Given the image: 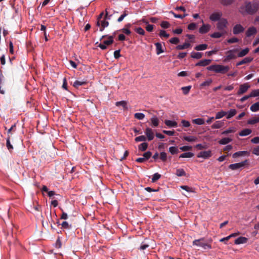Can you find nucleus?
Returning <instances> with one entry per match:
<instances>
[{"instance_id":"obj_1","label":"nucleus","mask_w":259,"mask_h":259,"mask_svg":"<svg viewBox=\"0 0 259 259\" xmlns=\"http://www.w3.org/2000/svg\"><path fill=\"white\" fill-rule=\"evenodd\" d=\"M246 12L249 15L255 13L259 9V3L257 1L246 2L244 5Z\"/></svg>"},{"instance_id":"obj_2","label":"nucleus","mask_w":259,"mask_h":259,"mask_svg":"<svg viewBox=\"0 0 259 259\" xmlns=\"http://www.w3.org/2000/svg\"><path fill=\"white\" fill-rule=\"evenodd\" d=\"M207 69L209 71H213L215 73L225 74L230 70V67L228 66L215 64L207 67Z\"/></svg>"},{"instance_id":"obj_3","label":"nucleus","mask_w":259,"mask_h":259,"mask_svg":"<svg viewBox=\"0 0 259 259\" xmlns=\"http://www.w3.org/2000/svg\"><path fill=\"white\" fill-rule=\"evenodd\" d=\"M192 244H193V245L200 246L204 249L211 248V244L206 242L204 241V238H200L199 239H196V240H194L192 242Z\"/></svg>"},{"instance_id":"obj_4","label":"nucleus","mask_w":259,"mask_h":259,"mask_svg":"<svg viewBox=\"0 0 259 259\" xmlns=\"http://www.w3.org/2000/svg\"><path fill=\"white\" fill-rule=\"evenodd\" d=\"M112 16V13L110 12L108 9L105 10V14L104 17V20H101V25L103 28L107 27L109 25V22L107 20H110Z\"/></svg>"},{"instance_id":"obj_5","label":"nucleus","mask_w":259,"mask_h":259,"mask_svg":"<svg viewBox=\"0 0 259 259\" xmlns=\"http://www.w3.org/2000/svg\"><path fill=\"white\" fill-rule=\"evenodd\" d=\"M228 24V21L225 18H222L217 23V29L222 32H225V33H227V31L225 29L227 28Z\"/></svg>"},{"instance_id":"obj_6","label":"nucleus","mask_w":259,"mask_h":259,"mask_svg":"<svg viewBox=\"0 0 259 259\" xmlns=\"http://www.w3.org/2000/svg\"><path fill=\"white\" fill-rule=\"evenodd\" d=\"M238 51V49H234L233 50H229L227 51L226 54V56L225 57L224 61L227 62L229 61L232 59H234L236 58V56L235 53L237 52Z\"/></svg>"},{"instance_id":"obj_7","label":"nucleus","mask_w":259,"mask_h":259,"mask_svg":"<svg viewBox=\"0 0 259 259\" xmlns=\"http://www.w3.org/2000/svg\"><path fill=\"white\" fill-rule=\"evenodd\" d=\"M250 85L248 83H245L240 85L239 90L237 92L238 95H241L246 93L250 88Z\"/></svg>"},{"instance_id":"obj_8","label":"nucleus","mask_w":259,"mask_h":259,"mask_svg":"<svg viewBox=\"0 0 259 259\" xmlns=\"http://www.w3.org/2000/svg\"><path fill=\"white\" fill-rule=\"evenodd\" d=\"M222 15L221 12H214L210 15L209 19L212 21H219L221 19Z\"/></svg>"},{"instance_id":"obj_9","label":"nucleus","mask_w":259,"mask_h":259,"mask_svg":"<svg viewBox=\"0 0 259 259\" xmlns=\"http://www.w3.org/2000/svg\"><path fill=\"white\" fill-rule=\"evenodd\" d=\"M246 162L247 160H245L240 163L231 164L229 165V167L232 170H236L243 167L245 165Z\"/></svg>"},{"instance_id":"obj_10","label":"nucleus","mask_w":259,"mask_h":259,"mask_svg":"<svg viewBox=\"0 0 259 259\" xmlns=\"http://www.w3.org/2000/svg\"><path fill=\"white\" fill-rule=\"evenodd\" d=\"M244 30V27L240 24L235 25L233 29V32L234 34H238L243 32Z\"/></svg>"},{"instance_id":"obj_11","label":"nucleus","mask_w":259,"mask_h":259,"mask_svg":"<svg viewBox=\"0 0 259 259\" xmlns=\"http://www.w3.org/2000/svg\"><path fill=\"white\" fill-rule=\"evenodd\" d=\"M211 151H202L199 153L197 156L198 158H203L204 159H207L209 158L211 156Z\"/></svg>"},{"instance_id":"obj_12","label":"nucleus","mask_w":259,"mask_h":259,"mask_svg":"<svg viewBox=\"0 0 259 259\" xmlns=\"http://www.w3.org/2000/svg\"><path fill=\"white\" fill-rule=\"evenodd\" d=\"M257 30L256 29L253 27H249L246 32V35L247 37H250L253 35H254L256 33Z\"/></svg>"},{"instance_id":"obj_13","label":"nucleus","mask_w":259,"mask_h":259,"mask_svg":"<svg viewBox=\"0 0 259 259\" xmlns=\"http://www.w3.org/2000/svg\"><path fill=\"white\" fill-rule=\"evenodd\" d=\"M210 29V25L209 24H203L202 26L199 28V32L202 34L206 33L209 31Z\"/></svg>"},{"instance_id":"obj_14","label":"nucleus","mask_w":259,"mask_h":259,"mask_svg":"<svg viewBox=\"0 0 259 259\" xmlns=\"http://www.w3.org/2000/svg\"><path fill=\"white\" fill-rule=\"evenodd\" d=\"M88 83V81L87 80H76L73 83V86L76 88L78 89L79 87L84 85L87 84Z\"/></svg>"},{"instance_id":"obj_15","label":"nucleus","mask_w":259,"mask_h":259,"mask_svg":"<svg viewBox=\"0 0 259 259\" xmlns=\"http://www.w3.org/2000/svg\"><path fill=\"white\" fill-rule=\"evenodd\" d=\"M252 60H253V58H252L251 57H245L241 61L237 63L236 66H240V65H243L244 64H247V63H250V62H251L252 61Z\"/></svg>"},{"instance_id":"obj_16","label":"nucleus","mask_w":259,"mask_h":259,"mask_svg":"<svg viewBox=\"0 0 259 259\" xmlns=\"http://www.w3.org/2000/svg\"><path fill=\"white\" fill-rule=\"evenodd\" d=\"M211 62V60L209 59H204L200 61L199 62L196 64V66H206L209 65Z\"/></svg>"},{"instance_id":"obj_17","label":"nucleus","mask_w":259,"mask_h":259,"mask_svg":"<svg viewBox=\"0 0 259 259\" xmlns=\"http://www.w3.org/2000/svg\"><path fill=\"white\" fill-rule=\"evenodd\" d=\"M237 113V110L235 109H231L229 111L227 112L226 115L227 119H230L235 116Z\"/></svg>"},{"instance_id":"obj_18","label":"nucleus","mask_w":259,"mask_h":259,"mask_svg":"<svg viewBox=\"0 0 259 259\" xmlns=\"http://www.w3.org/2000/svg\"><path fill=\"white\" fill-rule=\"evenodd\" d=\"M116 32H115L113 35L108 36V40H104L103 44H104L105 46H109L112 44L114 41L113 38Z\"/></svg>"},{"instance_id":"obj_19","label":"nucleus","mask_w":259,"mask_h":259,"mask_svg":"<svg viewBox=\"0 0 259 259\" xmlns=\"http://www.w3.org/2000/svg\"><path fill=\"white\" fill-rule=\"evenodd\" d=\"M248 239L244 237H239L235 240V244H243L247 242Z\"/></svg>"},{"instance_id":"obj_20","label":"nucleus","mask_w":259,"mask_h":259,"mask_svg":"<svg viewBox=\"0 0 259 259\" xmlns=\"http://www.w3.org/2000/svg\"><path fill=\"white\" fill-rule=\"evenodd\" d=\"M155 45L156 46V52L157 55H159L164 52L162 45L160 42H156L155 44Z\"/></svg>"},{"instance_id":"obj_21","label":"nucleus","mask_w":259,"mask_h":259,"mask_svg":"<svg viewBox=\"0 0 259 259\" xmlns=\"http://www.w3.org/2000/svg\"><path fill=\"white\" fill-rule=\"evenodd\" d=\"M249 153L246 151H238L233 154V157L235 158L239 156H243L246 155H249Z\"/></svg>"},{"instance_id":"obj_22","label":"nucleus","mask_w":259,"mask_h":259,"mask_svg":"<svg viewBox=\"0 0 259 259\" xmlns=\"http://www.w3.org/2000/svg\"><path fill=\"white\" fill-rule=\"evenodd\" d=\"M154 135L152 130L147 127V140L151 141L153 139Z\"/></svg>"},{"instance_id":"obj_23","label":"nucleus","mask_w":259,"mask_h":259,"mask_svg":"<svg viewBox=\"0 0 259 259\" xmlns=\"http://www.w3.org/2000/svg\"><path fill=\"white\" fill-rule=\"evenodd\" d=\"M224 122L222 121H217L211 125V128L217 129L221 128L223 126Z\"/></svg>"},{"instance_id":"obj_24","label":"nucleus","mask_w":259,"mask_h":259,"mask_svg":"<svg viewBox=\"0 0 259 259\" xmlns=\"http://www.w3.org/2000/svg\"><path fill=\"white\" fill-rule=\"evenodd\" d=\"M164 123L168 127H176L177 126V122L175 121L165 120Z\"/></svg>"},{"instance_id":"obj_25","label":"nucleus","mask_w":259,"mask_h":259,"mask_svg":"<svg viewBox=\"0 0 259 259\" xmlns=\"http://www.w3.org/2000/svg\"><path fill=\"white\" fill-rule=\"evenodd\" d=\"M116 106H122L124 110H127V102L125 101H118L115 103Z\"/></svg>"},{"instance_id":"obj_26","label":"nucleus","mask_w":259,"mask_h":259,"mask_svg":"<svg viewBox=\"0 0 259 259\" xmlns=\"http://www.w3.org/2000/svg\"><path fill=\"white\" fill-rule=\"evenodd\" d=\"M191 46L189 42H185L183 45H179L176 47V49L178 50H184L188 48Z\"/></svg>"},{"instance_id":"obj_27","label":"nucleus","mask_w":259,"mask_h":259,"mask_svg":"<svg viewBox=\"0 0 259 259\" xmlns=\"http://www.w3.org/2000/svg\"><path fill=\"white\" fill-rule=\"evenodd\" d=\"M16 130V123H14L13 124L11 127L8 129L7 134H8V137H11L12 135L13 134V133L15 132Z\"/></svg>"},{"instance_id":"obj_28","label":"nucleus","mask_w":259,"mask_h":259,"mask_svg":"<svg viewBox=\"0 0 259 259\" xmlns=\"http://www.w3.org/2000/svg\"><path fill=\"white\" fill-rule=\"evenodd\" d=\"M252 131L250 129L245 128L242 130L239 134L240 136H248L251 133Z\"/></svg>"},{"instance_id":"obj_29","label":"nucleus","mask_w":259,"mask_h":259,"mask_svg":"<svg viewBox=\"0 0 259 259\" xmlns=\"http://www.w3.org/2000/svg\"><path fill=\"white\" fill-rule=\"evenodd\" d=\"M202 53L192 52L191 54V57L194 59H199L202 58Z\"/></svg>"},{"instance_id":"obj_30","label":"nucleus","mask_w":259,"mask_h":259,"mask_svg":"<svg viewBox=\"0 0 259 259\" xmlns=\"http://www.w3.org/2000/svg\"><path fill=\"white\" fill-rule=\"evenodd\" d=\"M152 125L153 126H157L159 124V120L155 115H153L150 119Z\"/></svg>"},{"instance_id":"obj_31","label":"nucleus","mask_w":259,"mask_h":259,"mask_svg":"<svg viewBox=\"0 0 259 259\" xmlns=\"http://www.w3.org/2000/svg\"><path fill=\"white\" fill-rule=\"evenodd\" d=\"M208 47V45L207 44H201L196 46L194 49L196 51H203L206 50Z\"/></svg>"},{"instance_id":"obj_32","label":"nucleus","mask_w":259,"mask_h":259,"mask_svg":"<svg viewBox=\"0 0 259 259\" xmlns=\"http://www.w3.org/2000/svg\"><path fill=\"white\" fill-rule=\"evenodd\" d=\"M232 141V139L230 138H224L219 141V143L221 145H226Z\"/></svg>"},{"instance_id":"obj_33","label":"nucleus","mask_w":259,"mask_h":259,"mask_svg":"<svg viewBox=\"0 0 259 259\" xmlns=\"http://www.w3.org/2000/svg\"><path fill=\"white\" fill-rule=\"evenodd\" d=\"M250 109L252 112H256L259 111V101L252 104L250 106Z\"/></svg>"},{"instance_id":"obj_34","label":"nucleus","mask_w":259,"mask_h":259,"mask_svg":"<svg viewBox=\"0 0 259 259\" xmlns=\"http://www.w3.org/2000/svg\"><path fill=\"white\" fill-rule=\"evenodd\" d=\"M224 34H225V32H222V31H220V32H214L213 33L211 34L210 35V36L212 38H220Z\"/></svg>"},{"instance_id":"obj_35","label":"nucleus","mask_w":259,"mask_h":259,"mask_svg":"<svg viewBox=\"0 0 259 259\" xmlns=\"http://www.w3.org/2000/svg\"><path fill=\"white\" fill-rule=\"evenodd\" d=\"M249 50L248 48H246L242 51H241L240 52L238 53L237 56L238 57H243L245 56L246 54H248L249 52Z\"/></svg>"},{"instance_id":"obj_36","label":"nucleus","mask_w":259,"mask_h":259,"mask_svg":"<svg viewBox=\"0 0 259 259\" xmlns=\"http://www.w3.org/2000/svg\"><path fill=\"white\" fill-rule=\"evenodd\" d=\"M226 114H227V112L223 111V110H221V111L218 112L216 114L215 119H220V118L223 117L224 116H226Z\"/></svg>"},{"instance_id":"obj_37","label":"nucleus","mask_w":259,"mask_h":259,"mask_svg":"<svg viewBox=\"0 0 259 259\" xmlns=\"http://www.w3.org/2000/svg\"><path fill=\"white\" fill-rule=\"evenodd\" d=\"M176 175L178 177L186 176V173L183 169L179 168L177 169Z\"/></svg>"},{"instance_id":"obj_38","label":"nucleus","mask_w":259,"mask_h":259,"mask_svg":"<svg viewBox=\"0 0 259 259\" xmlns=\"http://www.w3.org/2000/svg\"><path fill=\"white\" fill-rule=\"evenodd\" d=\"M258 122H259V116L253 117L247 121V123L249 124H254Z\"/></svg>"},{"instance_id":"obj_39","label":"nucleus","mask_w":259,"mask_h":259,"mask_svg":"<svg viewBox=\"0 0 259 259\" xmlns=\"http://www.w3.org/2000/svg\"><path fill=\"white\" fill-rule=\"evenodd\" d=\"M129 14V12L127 10H124L121 16L117 19L118 22H121L123 19Z\"/></svg>"},{"instance_id":"obj_40","label":"nucleus","mask_w":259,"mask_h":259,"mask_svg":"<svg viewBox=\"0 0 259 259\" xmlns=\"http://www.w3.org/2000/svg\"><path fill=\"white\" fill-rule=\"evenodd\" d=\"M194 154L192 152H186L181 154L179 158H191L194 156Z\"/></svg>"},{"instance_id":"obj_41","label":"nucleus","mask_w":259,"mask_h":259,"mask_svg":"<svg viewBox=\"0 0 259 259\" xmlns=\"http://www.w3.org/2000/svg\"><path fill=\"white\" fill-rule=\"evenodd\" d=\"M10 139L11 137H7L6 140V146L9 151L11 152V151L13 149V146L10 143Z\"/></svg>"},{"instance_id":"obj_42","label":"nucleus","mask_w":259,"mask_h":259,"mask_svg":"<svg viewBox=\"0 0 259 259\" xmlns=\"http://www.w3.org/2000/svg\"><path fill=\"white\" fill-rule=\"evenodd\" d=\"M192 122L198 125H202L205 122L203 118H196L193 119Z\"/></svg>"},{"instance_id":"obj_43","label":"nucleus","mask_w":259,"mask_h":259,"mask_svg":"<svg viewBox=\"0 0 259 259\" xmlns=\"http://www.w3.org/2000/svg\"><path fill=\"white\" fill-rule=\"evenodd\" d=\"M183 139L186 141L192 142L196 141L197 139L194 136H185Z\"/></svg>"},{"instance_id":"obj_44","label":"nucleus","mask_w":259,"mask_h":259,"mask_svg":"<svg viewBox=\"0 0 259 259\" xmlns=\"http://www.w3.org/2000/svg\"><path fill=\"white\" fill-rule=\"evenodd\" d=\"M220 2L222 5L227 6L231 5L233 3L234 0H220Z\"/></svg>"},{"instance_id":"obj_45","label":"nucleus","mask_w":259,"mask_h":259,"mask_svg":"<svg viewBox=\"0 0 259 259\" xmlns=\"http://www.w3.org/2000/svg\"><path fill=\"white\" fill-rule=\"evenodd\" d=\"M61 225L62 226V227L63 229H71L72 228V225L69 224V223L67 221L63 222L62 223V224H61Z\"/></svg>"},{"instance_id":"obj_46","label":"nucleus","mask_w":259,"mask_h":259,"mask_svg":"<svg viewBox=\"0 0 259 259\" xmlns=\"http://www.w3.org/2000/svg\"><path fill=\"white\" fill-rule=\"evenodd\" d=\"M4 78V75L2 74V71L0 70V93L4 94L5 93V90L2 89V83H3V79Z\"/></svg>"},{"instance_id":"obj_47","label":"nucleus","mask_w":259,"mask_h":259,"mask_svg":"<svg viewBox=\"0 0 259 259\" xmlns=\"http://www.w3.org/2000/svg\"><path fill=\"white\" fill-rule=\"evenodd\" d=\"M169 151L171 154L174 155L178 153L179 150L177 147L172 146L169 148Z\"/></svg>"},{"instance_id":"obj_48","label":"nucleus","mask_w":259,"mask_h":259,"mask_svg":"<svg viewBox=\"0 0 259 259\" xmlns=\"http://www.w3.org/2000/svg\"><path fill=\"white\" fill-rule=\"evenodd\" d=\"M212 80L211 79H210V78L208 79V80L202 82L200 84V87L201 88H203L204 87L209 86L211 84V83H212Z\"/></svg>"},{"instance_id":"obj_49","label":"nucleus","mask_w":259,"mask_h":259,"mask_svg":"<svg viewBox=\"0 0 259 259\" xmlns=\"http://www.w3.org/2000/svg\"><path fill=\"white\" fill-rule=\"evenodd\" d=\"M251 97H256L259 96V89L254 90L250 93Z\"/></svg>"},{"instance_id":"obj_50","label":"nucleus","mask_w":259,"mask_h":259,"mask_svg":"<svg viewBox=\"0 0 259 259\" xmlns=\"http://www.w3.org/2000/svg\"><path fill=\"white\" fill-rule=\"evenodd\" d=\"M134 116L136 119L141 120L145 117V114L143 113H136L135 114Z\"/></svg>"},{"instance_id":"obj_51","label":"nucleus","mask_w":259,"mask_h":259,"mask_svg":"<svg viewBox=\"0 0 259 259\" xmlns=\"http://www.w3.org/2000/svg\"><path fill=\"white\" fill-rule=\"evenodd\" d=\"M161 175L158 173H155L153 175L152 178V182L154 183L161 178Z\"/></svg>"},{"instance_id":"obj_52","label":"nucleus","mask_w":259,"mask_h":259,"mask_svg":"<svg viewBox=\"0 0 259 259\" xmlns=\"http://www.w3.org/2000/svg\"><path fill=\"white\" fill-rule=\"evenodd\" d=\"M170 13L173 14L174 16L176 18H180V19H183L187 16H188L187 14L184 13V15H180V14H176L174 12L171 11Z\"/></svg>"},{"instance_id":"obj_53","label":"nucleus","mask_w":259,"mask_h":259,"mask_svg":"<svg viewBox=\"0 0 259 259\" xmlns=\"http://www.w3.org/2000/svg\"><path fill=\"white\" fill-rule=\"evenodd\" d=\"M143 157H139L136 159V162L139 163L144 162L146 160V152L143 153Z\"/></svg>"},{"instance_id":"obj_54","label":"nucleus","mask_w":259,"mask_h":259,"mask_svg":"<svg viewBox=\"0 0 259 259\" xmlns=\"http://www.w3.org/2000/svg\"><path fill=\"white\" fill-rule=\"evenodd\" d=\"M135 31L141 35H144L145 34V31L141 27H138L135 28Z\"/></svg>"},{"instance_id":"obj_55","label":"nucleus","mask_w":259,"mask_h":259,"mask_svg":"<svg viewBox=\"0 0 259 259\" xmlns=\"http://www.w3.org/2000/svg\"><path fill=\"white\" fill-rule=\"evenodd\" d=\"M160 158L162 161H165L167 160V154L164 152L160 153Z\"/></svg>"},{"instance_id":"obj_56","label":"nucleus","mask_w":259,"mask_h":259,"mask_svg":"<svg viewBox=\"0 0 259 259\" xmlns=\"http://www.w3.org/2000/svg\"><path fill=\"white\" fill-rule=\"evenodd\" d=\"M135 141L137 142H142V141H146V136H140L139 137H137L135 139Z\"/></svg>"},{"instance_id":"obj_57","label":"nucleus","mask_w":259,"mask_h":259,"mask_svg":"<svg viewBox=\"0 0 259 259\" xmlns=\"http://www.w3.org/2000/svg\"><path fill=\"white\" fill-rule=\"evenodd\" d=\"M159 36L161 37H164L165 38H168L169 36V34L167 33L165 31L161 30L159 33Z\"/></svg>"},{"instance_id":"obj_58","label":"nucleus","mask_w":259,"mask_h":259,"mask_svg":"<svg viewBox=\"0 0 259 259\" xmlns=\"http://www.w3.org/2000/svg\"><path fill=\"white\" fill-rule=\"evenodd\" d=\"M191 88V86H187V87H183L182 88V90H183V93L184 95H187L188 94V93L189 92L190 89Z\"/></svg>"},{"instance_id":"obj_59","label":"nucleus","mask_w":259,"mask_h":259,"mask_svg":"<svg viewBox=\"0 0 259 259\" xmlns=\"http://www.w3.org/2000/svg\"><path fill=\"white\" fill-rule=\"evenodd\" d=\"M169 41L171 44L176 45L179 42L180 40L178 37H172Z\"/></svg>"},{"instance_id":"obj_60","label":"nucleus","mask_w":259,"mask_h":259,"mask_svg":"<svg viewBox=\"0 0 259 259\" xmlns=\"http://www.w3.org/2000/svg\"><path fill=\"white\" fill-rule=\"evenodd\" d=\"M160 25L163 28H168L170 26V24L167 21H162Z\"/></svg>"},{"instance_id":"obj_61","label":"nucleus","mask_w":259,"mask_h":259,"mask_svg":"<svg viewBox=\"0 0 259 259\" xmlns=\"http://www.w3.org/2000/svg\"><path fill=\"white\" fill-rule=\"evenodd\" d=\"M181 188L182 189L185 190V191L189 192H193V189L191 187L187 186H181Z\"/></svg>"},{"instance_id":"obj_62","label":"nucleus","mask_w":259,"mask_h":259,"mask_svg":"<svg viewBox=\"0 0 259 259\" xmlns=\"http://www.w3.org/2000/svg\"><path fill=\"white\" fill-rule=\"evenodd\" d=\"M139 149L141 151L146 150V142H143L139 146Z\"/></svg>"},{"instance_id":"obj_63","label":"nucleus","mask_w":259,"mask_h":259,"mask_svg":"<svg viewBox=\"0 0 259 259\" xmlns=\"http://www.w3.org/2000/svg\"><path fill=\"white\" fill-rule=\"evenodd\" d=\"M181 123L182 124V125L185 127H188L190 126V122L187 120H182L181 121Z\"/></svg>"},{"instance_id":"obj_64","label":"nucleus","mask_w":259,"mask_h":259,"mask_svg":"<svg viewBox=\"0 0 259 259\" xmlns=\"http://www.w3.org/2000/svg\"><path fill=\"white\" fill-rule=\"evenodd\" d=\"M252 153L256 155H259V146L255 147L252 150Z\"/></svg>"}]
</instances>
